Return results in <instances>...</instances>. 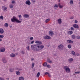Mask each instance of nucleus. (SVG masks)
<instances>
[{"label":"nucleus","mask_w":80,"mask_h":80,"mask_svg":"<svg viewBox=\"0 0 80 80\" xmlns=\"http://www.w3.org/2000/svg\"><path fill=\"white\" fill-rule=\"evenodd\" d=\"M44 48V46L40 44H36L34 46L31 45V48L32 50H36V51H39L41 50Z\"/></svg>","instance_id":"nucleus-1"},{"label":"nucleus","mask_w":80,"mask_h":80,"mask_svg":"<svg viewBox=\"0 0 80 80\" xmlns=\"http://www.w3.org/2000/svg\"><path fill=\"white\" fill-rule=\"evenodd\" d=\"M11 22H16V23H21L22 22L21 21H20L16 18L15 16H13L11 20Z\"/></svg>","instance_id":"nucleus-2"},{"label":"nucleus","mask_w":80,"mask_h":80,"mask_svg":"<svg viewBox=\"0 0 80 80\" xmlns=\"http://www.w3.org/2000/svg\"><path fill=\"white\" fill-rule=\"evenodd\" d=\"M64 69L67 73H70V69L68 66H65L63 67Z\"/></svg>","instance_id":"nucleus-3"},{"label":"nucleus","mask_w":80,"mask_h":80,"mask_svg":"<svg viewBox=\"0 0 80 80\" xmlns=\"http://www.w3.org/2000/svg\"><path fill=\"white\" fill-rule=\"evenodd\" d=\"M44 39H47V40H50V39H51V37L49 36L46 35L44 37Z\"/></svg>","instance_id":"nucleus-4"},{"label":"nucleus","mask_w":80,"mask_h":80,"mask_svg":"<svg viewBox=\"0 0 80 80\" xmlns=\"http://www.w3.org/2000/svg\"><path fill=\"white\" fill-rule=\"evenodd\" d=\"M63 48V46L62 45H59L58 46V48L60 50H62Z\"/></svg>","instance_id":"nucleus-5"},{"label":"nucleus","mask_w":80,"mask_h":80,"mask_svg":"<svg viewBox=\"0 0 80 80\" xmlns=\"http://www.w3.org/2000/svg\"><path fill=\"white\" fill-rule=\"evenodd\" d=\"M2 62L4 63H7V61L5 58H3L2 59Z\"/></svg>","instance_id":"nucleus-6"},{"label":"nucleus","mask_w":80,"mask_h":80,"mask_svg":"<svg viewBox=\"0 0 80 80\" xmlns=\"http://www.w3.org/2000/svg\"><path fill=\"white\" fill-rule=\"evenodd\" d=\"M73 27H74V28H77L78 29L79 28V27L78 25L77 24H74L73 25Z\"/></svg>","instance_id":"nucleus-7"},{"label":"nucleus","mask_w":80,"mask_h":80,"mask_svg":"<svg viewBox=\"0 0 80 80\" xmlns=\"http://www.w3.org/2000/svg\"><path fill=\"white\" fill-rule=\"evenodd\" d=\"M26 5H31V2H30V1L29 0H27L26 2Z\"/></svg>","instance_id":"nucleus-8"},{"label":"nucleus","mask_w":80,"mask_h":80,"mask_svg":"<svg viewBox=\"0 0 80 80\" xmlns=\"http://www.w3.org/2000/svg\"><path fill=\"white\" fill-rule=\"evenodd\" d=\"M5 49L4 48H1L0 49V52H4V51H5Z\"/></svg>","instance_id":"nucleus-9"},{"label":"nucleus","mask_w":80,"mask_h":80,"mask_svg":"<svg viewBox=\"0 0 80 80\" xmlns=\"http://www.w3.org/2000/svg\"><path fill=\"white\" fill-rule=\"evenodd\" d=\"M49 34L51 36H53L54 35V33L52 31H49Z\"/></svg>","instance_id":"nucleus-10"},{"label":"nucleus","mask_w":80,"mask_h":80,"mask_svg":"<svg viewBox=\"0 0 80 80\" xmlns=\"http://www.w3.org/2000/svg\"><path fill=\"white\" fill-rule=\"evenodd\" d=\"M67 42L68 43H73V41L70 40H68L67 41Z\"/></svg>","instance_id":"nucleus-11"},{"label":"nucleus","mask_w":80,"mask_h":80,"mask_svg":"<svg viewBox=\"0 0 80 80\" xmlns=\"http://www.w3.org/2000/svg\"><path fill=\"white\" fill-rule=\"evenodd\" d=\"M3 33H4V31L3 30V29L2 28H0V33H1V34H3Z\"/></svg>","instance_id":"nucleus-12"},{"label":"nucleus","mask_w":80,"mask_h":80,"mask_svg":"<svg viewBox=\"0 0 80 80\" xmlns=\"http://www.w3.org/2000/svg\"><path fill=\"white\" fill-rule=\"evenodd\" d=\"M47 62H48V63H52V61L50 60V59L49 58H48Z\"/></svg>","instance_id":"nucleus-13"},{"label":"nucleus","mask_w":80,"mask_h":80,"mask_svg":"<svg viewBox=\"0 0 80 80\" xmlns=\"http://www.w3.org/2000/svg\"><path fill=\"white\" fill-rule=\"evenodd\" d=\"M3 9L4 10V11H7V8L5 6H2Z\"/></svg>","instance_id":"nucleus-14"},{"label":"nucleus","mask_w":80,"mask_h":80,"mask_svg":"<svg viewBox=\"0 0 80 80\" xmlns=\"http://www.w3.org/2000/svg\"><path fill=\"white\" fill-rule=\"evenodd\" d=\"M71 37L72 39H75L76 38V36L75 34H73L71 36Z\"/></svg>","instance_id":"nucleus-15"},{"label":"nucleus","mask_w":80,"mask_h":80,"mask_svg":"<svg viewBox=\"0 0 80 80\" xmlns=\"http://www.w3.org/2000/svg\"><path fill=\"white\" fill-rule=\"evenodd\" d=\"M35 43H38L39 44H42V43L39 41H37L35 42Z\"/></svg>","instance_id":"nucleus-16"},{"label":"nucleus","mask_w":80,"mask_h":80,"mask_svg":"<svg viewBox=\"0 0 80 80\" xmlns=\"http://www.w3.org/2000/svg\"><path fill=\"white\" fill-rule=\"evenodd\" d=\"M58 23H59V24H61V23H62V19L60 18L58 19Z\"/></svg>","instance_id":"nucleus-17"},{"label":"nucleus","mask_w":80,"mask_h":80,"mask_svg":"<svg viewBox=\"0 0 80 80\" xmlns=\"http://www.w3.org/2000/svg\"><path fill=\"white\" fill-rule=\"evenodd\" d=\"M23 17L25 18H28L29 17V15L28 14H24L23 15Z\"/></svg>","instance_id":"nucleus-18"},{"label":"nucleus","mask_w":80,"mask_h":80,"mask_svg":"<svg viewBox=\"0 0 80 80\" xmlns=\"http://www.w3.org/2000/svg\"><path fill=\"white\" fill-rule=\"evenodd\" d=\"M10 56L11 57H15V54L13 53H12L10 55Z\"/></svg>","instance_id":"nucleus-19"},{"label":"nucleus","mask_w":80,"mask_h":80,"mask_svg":"<svg viewBox=\"0 0 80 80\" xmlns=\"http://www.w3.org/2000/svg\"><path fill=\"white\" fill-rule=\"evenodd\" d=\"M9 72H13V71H14V69L13 68H10L9 69Z\"/></svg>","instance_id":"nucleus-20"},{"label":"nucleus","mask_w":80,"mask_h":80,"mask_svg":"<svg viewBox=\"0 0 80 80\" xmlns=\"http://www.w3.org/2000/svg\"><path fill=\"white\" fill-rule=\"evenodd\" d=\"M40 75V72H38L37 73V75H36L37 77L38 78V77H39Z\"/></svg>","instance_id":"nucleus-21"},{"label":"nucleus","mask_w":80,"mask_h":80,"mask_svg":"<svg viewBox=\"0 0 80 80\" xmlns=\"http://www.w3.org/2000/svg\"><path fill=\"white\" fill-rule=\"evenodd\" d=\"M16 73L17 75H20V72L19 71H16Z\"/></svg>","instance_id":"nucleus-22"},{"label":"nucleus","mask_w":80,"mask_h":80,"mask_svg":"<svg viewBox=\"0 0 80 80\" xmlns=\"http://www.w3.org/2000/svg\"><path fill=\"white\" fill-rule=\"evenodd\" d=\"M19 80H24V78L22 77H20L19 78Z\"/></svg>","instance_id":"nucleus-23"},{"label":"nucleus","mask_w":80,"mask_h":80,"mask_svg":"<svg viewBox=\"0 0 80 80\" xmlns=\"http://www.w3.org/2000/svg\"><path fill=\"white\" fill-rule=\"evenodd\" d=\"M73 60V58H70L69 59H68V61H69V62H72Z\"/></svg>","instance_id":"nucleus-24"},{"label":"nucleus","mask_w":80,"mask_h":80,"mask_svg":"<svg viewBox=\"0 0 80 80\" xmlns=\"http://www.w3.org/2000/svg\"><path fill=\"white\" fill-rule=\"evenodd\" d=\"M5 26L6 27H8V24L6 23L5 24Z\"/></svg>","instance_id":"nucleus-25"},{"label":"nucleus","mask_w":80,"mask_h":80,"mask_svg":"<svg viewBox=\"0 0 80 80\" xmlns=\"http://www.w3.org/2000/svg\"><path fill=\"white\" fill-rule=\"evenodd\" d=\"M68 48L69 49L72 48V45H71V44H69L68 45Z\"/></svg>","instance_id":"nucleus-26"},{"label":"nucleus","mask_w":80,"mask_h":80,"mask_svg":"<svg viewBox=\"0 0 80 80\" xmlns=\"http://www.w3.org/2000/svg\"><path fill=\"white\" fill-rule=\"evenodd\" d=\"M77 39H78V40H80V36H76Z\"/></svg>","instance_id":"nucleus-27"},{"label":"nucleus","mask_w":80,"mask_h":80,"mask_svg":"<svg viewBox=\"0 0 80 80\" xmlns=\"http://www.w3.org/2000/svg\"><path fill=\"white\" fill-rule=\"evenodd\" d=\"M3 37H4V36L3 35H0V38H3Z\"/></svg>","instance_id":"nucleus-28"},{"label":"nucleus","mask_w":80,"mask_h":80,"mask_svg":"<svg viewBox=\"0 0 80 80\" xmlns=\"http://www.w3.org/2000/svg\"><path fill=\"white\" fill-rule=\"evenodd\" d=\"M73 0H71L70 1V4L71 5H73Z\"/></svg>","instance_id":"nucleus-29"},{"label":"nucleus","mask_w":80,"mask_h":80,"mask_svg":"<svg viewBox=\"0 0 80 80\" xmlns=\"http://www.w3.org/2000/svg\"><path fill=\"white\" fill-rule=\"evenodd\" d=\"M47 65V62H45L43 64V66H44V67H46Z\"/></svg>","instance_id":"nucleus-30"},{"label":"nucleus","mask_w":80,"mask_h":80,"mask_svg":"<svg viewBox=\"0 0 80 80\" xmlns=\"http://www.w3.org/2000/svg\"><path fill=\"white\" fill-rule=\"evenodd\" d=\"M49 21H50V19H48L46 20L45 22L46 23H47V22H49Z\"/></svg>","instance_id":"nucleus-31"},{"label":"nucleus","mask_w":80,"mask_h":80,"mask_svg":"<svg viewBox=\"0 0 80 80\" xmlns=\"http://www.w3.org/2000/svg\"><path fill=\"white\" fill-rule=\"evenodd\" d=\"M69 33L70 35H72V34L73 33V32H72V31H70L69 32Z\"/></svg>","instance_id":"nucleus-32"},{"label":"nucleus","mask_w":80,"mask_h":80,"mask_svg":"<svg viewBox=\"0 0 80 80\" xmlns=\"http://www.w3.org/2000/svg\"><path fill=\"white\" fill-rule=\"evenodd\" d=\"M17 70H18V71H20L21 70H22V68H17Z\"/></svg>","instance_id":"nucleus-33"},{"label":"nucleus","mask_w":80,"mask_h":80,"mask_svg":"<svg viewBox=\"0 0 80 80\" xmlns=\"http://www.w3.org/2000/svg\"><path fill=\"white\" fill-rule=\"evenodd\" d=\"M0 19L3 20V17L2 16H1L0 17Z\"/></svg>","instance_id":"nucleus-34"},{"label":"nucleus","mask_w":80,"mask_h":80,"mask_svg":"<svg viewBox=\"0 0 80 80\" xmlns=\"http://www.w3.org/2000/svg\"><path fill=\"white\" fill-rule=\"evenodd\" d=\"M71 53H72V55H75V52L74 51H72Z\"/></svg>","instance_id":"nucleus-35"},{"label":"nucleus","mask_w":80,"mask_h":80,"mask_svg":"<svg viewBox=\"0 0 80 80\" xmlns=\"http://www.w3.org/2000/svg\"><path fill=\"white\" fill-rule=\"evenodd\" d=\"M74 73L75 74H79V73H80V71L78 72H76Z\"/></svg>","instance_id":"nucleus-36"},{"label":"nucleus","mask_w":80,"mask_h":80,"mask_svg":"<svg viewBox=\"0 0 80 80\" xmlns=\"http://www.w3.org/2000/svg\"><path fill=\"white\" fill-rule=\"evenodd\" d=\"M29 39L31 40H33V37H31Z\"/></svg>","instance_id":"nucleus-37"},{"label":"nucleus","mask_w":80,"mask_h":80,"mask_svg":"<svg viewBox=\"0 0 80 80\" xmlns=\"http://www.w3.org/2000/svg\"><path fill=\"white\" fill-rule=\"evenodd\" d=\"M54 7H57V8H58V6L57 4H55Z\"/></svg>","instance_id":"nucleus-38"},{"label":"nucleus","mask_w":80,"mask_h":80,"mask_svg":"<svg viewBox=\"0 0 80 80\" xmlns=\"http://www.w3.org/2000/svg\"><path fill=\"white\" fill-rule=\"evenodd\" d=\"M75 29L73 27L71 28V30H73Z\"/></svg>","instance_id":"nucleus-39"},{"label":"nucleus","mask_w":80,"mask_h":80,"mask_svg":"<svg viewBox=\"0 0 80 80\" xmlns=\"http://www.w3.org/2000/svg\"><path fill=\"white\" fill-rule=\"evenodd\" d=\"M19 16V18H22V15H19L18 16Z\"/></svg>","instance_id":"nucleus-40"},{"label":"nucleus","mask_w":80,"mask_h":80,"mask_svg":"<svg viewBox=\"0 0 80 80\" xmlns=\"http://www.w3.org/2000/svg\"><path fill=\"white\" fill-rule=\"evenodd\" d=\"M28 50H30V48H29V47L28 46L26 48Z\"/></svg>","instance_id":"nucleus-41"},{"label":"nucleus","mask_w":80,"mask_h":80,"mask_svg":"<svg viewBox=\"0 0 80 80\" xmlns=\"http://www.w3.org/2000/svg\"><path fill=\"white\" fill-rule=\"evenodd\" d=\"M34 42H35V41H32V42H31V44H33V43H34Z\"/></svg>","instance_id":"nucleus-42"},{"label":"nucleus","mask_w":80,"mask_h":80,"mask_svg":"<svg viewBox=\"0 0 80 80\" xmlns=\"http://www.w3.org/2000/svg\"><path fill=\"white\" fill-rule=\"evenodd\" d=\"M0 80H4V79L3 78L0 77Z\"/></svg>","instance_id":"nucleus-43"},{"label":"nucleus","mask_w":80,"mask_h":80,"mask_svg":"<svg viewBox=\"0 0 80 80\" xmlns=\"http://www.w3.org/2000/svg\"><path fill=\"white\" fill-rule=\"evenodd\" d=\"M21 53H22V54H24V53H25V52H24L23 51H21Z\"/></svg>","instance_id":"nucleus-44"},{"label":"nucleus","mask_w":80,"mask_h":80,"mask_svg":"<svg viewBox=\"0 0 80 80\" xmlns=\"http://www.w3.org/2000/svg\"><path fill=\"white\" fill-rule=\"evenodd\" d=\"M32 68H33V67H34V63H32Z\"/></svg>","instance_id":"nucleus-45"},{"label":"nucleus","mask_w":80,"mask_h":80,"mask_svg":"<svg viewBox=\"0 0 80 80\" xmlns=\"http://www.w3.org/2000/svg\"><path fill=\"white\" fill-rule=\"evenodd\" d=\"M13 7V5H11V6H10V8H12Z\"/></svg>","instance_id":"nucleus-46"},{"label":"nucleus","mask_w":80,"mask_h":80,"mask_svg":"<svg viewBox=\"0 0 80 80\" xmlns=\"http://www.w3.org/2000/svg\"><path fill=\"white\" fill-rule=\"evenodd\" d=\"M12 3H15V1H13L12 2Z\"/></svg>","instance_id":"nucleus-47"},{"label":"nucleus","mask_w":80,"mask_h":80,"mask_svg":"<svg viewBox=\"0 0 80 80\" xmlns=\"http://www.w3.org/2000/svg\"><path fill=\"white\" fill-rule=\"evenodd\" d=\"M73 18H74V17H73L70 18V19H73Z\"/></svg>","instance_id":"nucleus-48"},{"label":"nucleus","mask_w":80,"mask_h":80,"mask_svg":"<svg viewBox=\"0 0 80 80\" xmlns=\"http://www.w3.org/2000/svg\"><path fill=\"white\" fill-rule=\"evenodd\" d=\"M48 73H49V72H46L45 73V75H47L48 74Z\"/></svg>","instance_id":"nucleus-49"},{"label":"nucleus","mask_w":80,"mask_h":80,"mask_svg":"<svg viewBox=\"0 0 80 80\" xmlns=\"http://www.w3.org/2000/svg\"><path fill=\"white\" fill-rule=\"evenodd\" d=\"M75 23H78V21L77 20H75L74 22Z\"/></svg>","instance_id":"nucleus-50"},{"label":"nucleus","mask_w":80,"mask_h":80,"mask_svg":"<svg viewBox=\"0 0 80 80\" xmlns=\"http://www.w3.org/2000/svg\"><path fill=\"white\" fill-rule=\"evenodd\" d=\"M47 67H48V68H50V65H47Z\"/></svg>","instance_id":"nucleus-51"},{"label":"nucleus","mask_w":80,"mask_h":80,"mask_svg":"<svg viewBox=\"0 0 80 80\" xmlns=\"http://www.w3.org/2000/svg\"><path fill=\"white\" fill-rule=\"evenodd\" d=\"M59 7L60 8H62V7H63V6L62 5V6L61 5V6H59Z\"/></svg>","instance_id":"nucleus-52"},{"label":"nucleus","mask_w":80,"mask_h":80,"mask_svg":"<svg viewBox=\"0 0 80 80\" xmlns=\"http://www.w3.org/2000/svg\"><path fill=\"white\" fill-rule=\"evenodd\" d=\"M77 56H80V54L79 53L77 54H76Z\"/></svg>","instance_id":"nucleus-53"},{"label":"nucleus","mask_w":80,"mask_h":80,"mask_svg":"<svg viewBox=\"0 0 80 80\" xmlns=\"http://www.w3.org/2000/svg\"><path fill=\"white\" fill-rule=\"evenodd\" d=\"M48 75L49 77H51V75H50V74H49V73L48 74Z\"/></svg>","instance_id":"nucleus-54"},{"label":"nucleus","mask_w":80,"mask_h":80,"mask_svg":"<svg viewBox=\"0 0 80 80\" xmlns=\"http://www.w3.org/2000/svg\"><path fill=\"white\" fill-rule=\"evenodd\" d=\"M58 6H59H59H61V5H60V3H59L58 4Z\"/></svg>","instance_id":"nucleus-55"},{"label":"nucleus","mask_w":80,"mask_h":80,"mask_svg":"<svg viewBox=\"0 0 80 80\" xmlns=\"http://www.w3.org/2000/svg\"><path fill=\"white\" fill-rule=\"evenodd\" d=\"M1 41H2V39L1 38H0V42H1Z\"/></svg>","instance_id":"nucleus-56"},{"label":"nucleus","mask_w":80,"mask_h":80,"mask_svg":"<svg viewBox=\"0 0 80 80\" xmlns=\"http://www.w3.org/2000/svg\"><path fill=\"white\" fill-rule=\"evenodd\" d=\"M54 56H55V57H56L57 56V54H54Z\"/></svg>","instance_id":"nucleus-57"},{"label":"nucleus","mask_w":80,"mask_h":80,"mask_svg":"<svg viewBox=\"0 0 80 80\" xmlns=\"http://www.w3.org/2000/svg\"><path fill=\"white\" fill-rule=\"evenodd\" d=\"M19 20H20L22 22V20L21 18H19Z\"/></svg>","instance_id":"nucleus-58"},{"label":"nucleus","mask_w":80,"mask_h":80,"mask_svg":"<svg viewBox=\"0 0 80 80\" xmlns=\"http://www.w3.org/2000/svg\"><path fill=\"white\" fill-rule=\"evenodd\" d=\"M32 60H34V58H32L31 59Z\"/></svg>","instance_id":"nucleus-59"},{"label":"nucleus","mask_w":80,"mask_h":80,"mask_svg":"<svg viewBox=\"0 0 80 80\" xmlns=\"http://www.w3.org/2000/svg\"><path fill=\"white\" fill-rule=\"evenodd\" d=\"M12 28V26H10V28Z\"/></svg>","instance_id":"nucleus-60"},{"label":"nucleus","mask_w":80,"mask_h":80,"mask_svg":"<svg viewBox=\"0 0 80 80\" xmlns=\"http://www.w3.org/2000/svg\"><path fill=\"white\" fill-rule=\"evenodd\" d=\"M33 2H35V0H33V1H32Z\"/></svg>","instance_id":"nucleus-61"},{"label":"nucleus","mask_w":80,"mask_h":80,"mask_svg":"<svg viewBox=\"0 0 80 80\" xmlns=\"http://www.w3.org/2000/svg\"><path fill=\"white\" fill-rule=\"evenodd\" d=\"M60 2V0L58 1V2Z\"/></svg>","instance_id":"nucleus-62"},{"label":"nucleus","mask_w":80,"mask_h":80,"mask_svg":"<svg viewBox=\"0 0 80 80\" xmlns=\"http://www.w3.org/2000/svg\"><path fill=\"white\" fill-rule=\"evenodd\" d=\"M16 55H18V53H16Z\"/></svg>","instance_id":"nucleus-63"},{"label":"nucleus","mask_w":80,"mask_h":80,"mask_svg":"<svg viewBox=\"0 0 80 80\" xmlns=\"http://www.w3.org/2000/svg\"><path fill=\"white\" fill-rule=\"evenodd\" d=\"M79 3L80 4V2ZM79 7H80V5H79Z\"/></svg>","instance_id":"nucleus-64"}]
</instances>
